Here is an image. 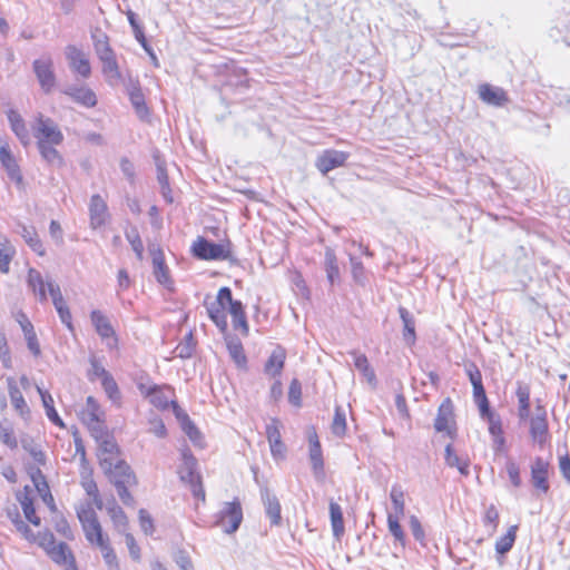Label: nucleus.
<instances>
[{"label": "nucleus", "instance_id": "1", "mask_svg": "<svg viewBox=\"0 0 570 570\" xmlns=\"http://www.w3.org/2000/svg\"><path fill=\"white\" fill-rule=\"evenodd\" d=\"M100 466L109 481L116 488L121 502L125 505L132 507L135 504V500L128 489L137 484V478L130 465L124 460L101 458Z\"/></svg>", "mask_w": 570, "mask_h": 570}, {"label": "nucleus", "instance_id": "2", "mask_svg": "<svg viewBox=\"0 0 570 570\" xmlns=\"http://www.w3.org/2000/svg\"><path fill=\"white\" fill-rule=\"evenodd\" d=\"M91 39L95 52L102 63V73L106 81L111 87H116L122 81V75L119 70L116 53L109 43V37L99 28L91 31Z\"/></svg>", "mask_w": 570, "mask_h": 570}, {"label": "nucleus", "instance_id": "3", "mask_svg": "<svg viewBox=\"0 0 570 570\" xmlns=\"http://www.w3.org/2000/svg\"><path fill=\"white\" fill-rule=\"evenodd\" d=\"M181 464L178 470L181 482L189 485L193 495L196 499L205 501L206 494L202 482V476L197 472V459L188 448L181 450Z\"/></svg>", "mask_w": 570, "mask_h": 570}, {"label": "nucleus", "instance_id": "4", "mask_svg": "<svg viewBox=\"0 0 570 570\" xmlns=\"http://www.w3.org/2000/svg\"><path fill=\"white\" fill-rule=\"evenodd\" d=\"M77 517L81 523L85 537L88 542L98 547L109 540L108 537L104 535L101 524L89 502L81 504L77 509Z\"/></svg>", "mask_w": 570, "mask_h": 570}, {"label": "nucleus", "instance_id": "5", "mask_svg": "<svg viewBox=\"0 0 570 570\" xmlns=\"http://www.w3.org/2000/svg\"><path fill=\"white\" fill-rule=\"evenodd\" d=\"M206 298H208V296ZM235 301L236 299H234L232 295V289L229 287L224 286L219 288L216 301L208 303L207 299H205L204 302L208 317L223 333L226 332L228 327L225 308L233 304Z\"/></svg>", "mask_w": 570, "mask_h": 570}, {"label": "nucleus", "instance_id": "6", "mask_svg": "<svg viewBox=\"0 0 570 570\" xmlns=\"http://www.w3.org/2000/svg\"><path fill=\"white\" fill-rule=\"evenodd\" d=\"M195 257L203 261H229L232 259L228 244L214 243L199 236L191 246Z\"/></svg>", "mask_w": 570, "mask_h": 570}, {"label": "nucleus", "instance_id": "7", "mask_svg": "<svg viewBox=\"0 0 570 570\" xmlns=\"http://www.w3.org/2000/svg\"><path fill=\"white\" fill-rule=\"evenodd\" d=\"M242 521L243 510L240 502L236 499L223 504L216 514L215 525L222 528L225 533L232 534L238 530Z\"/></svg>", "mask_w": 570, "mask_h": 570}, {"label": "nucleus", "instance_id": "8", "mask_svg": "<svg viewBox=\"0 0 570 570\" xmlns=\"http://www.w3.org/2000/svg\"><path fill=\"white\" fill-rule=\"evenodd\" d=\"M32 130L37 145L39 142L60 145L63 141V135L57 124L51 118L43 117L41 114L36 118Z\"/></svg>", "mask_w": 570, "mask_h": 570}, {"label": "nucleus", "instance_id": "9", "mask_svg": "<svg viewBox=\"0 0 570 570\" xmlns=\"http://www.w3.org/2000/svg\"><path fill=\"white\" fill-rule=\"evenodd\" d=\"M528 421L532 441L542 448L549 438V424L546 407L538 402L534 415L532 417L529 416Z\"/></svg>", "mask_w": 570, "mask_h": 570}, {"label": "nucleus", "instance_id": "10", "mask_svg": "<svg viewBox=\"0 0 570 570\" xmlns=\"http://www.w3.org/2000/svg\"><path fill=\"white\" fill-rule=\"evenodd\" d=\"M33 72L45 94H50L56 86V75L51 57L43 56L32 63Z\"/></svg>", "mask_w": 570, "mask_h": 570}, {"label": "nucleus", "instance_id": "11", "mask_svg": "<svg viewBox=\"0 0 570 570\" xmlns=\"http://www.w3.org/2000/svg\"><path fill=\"white\" fill-rule=\"evenodd\" d=\"M436 432H445L448 436H456V424L454 420V406L450 397L442 401L434 420Z\"/></svg>", "mask_w": 570, "mask_h": 570}, {"label": "nucleus", "instance_id": "12", "mask_svg": "<svg viewBox=\"0 0 570 570\" xmlns=\"http://www.w3.org/2000/svg\"><path fill=\"white\" fill-rule=\"evenodd\" d=\"M102 412L100 406L94 396H88L86 400V407L81 413V420L91 430L96 438L104 434L105 426L102 422Z\"/></svg>", "mask_w": 570, "mask_h": 570}, {"label": "nucleus", "instance_id": "13", "mask_svg": "<svg viewBox=\"0 0 570 570\" xmlns=\"http://www.w3.org/2000/svg\"><path fill=\"white\" fill-rule=\"evenodd\" d=\"M348 157V153L326 149L317 157L315 166L323 175H326L331 170L344 166Z\"/></svg>", "mask_w": 570, "mask_h": 570}, {"label": "nucleus", "instance_id": "14", "mask_svg": "<svg viewBox=\"0 0 570 570\" xmlns=\"http://www.w3.org/2000/svg\"><path fill=\"white\" fill-rule=\"evenodd\" d=\"M65 55L69 61L72 71L79 73L82 78H89L91 75V66L87 55L73 45H68Z\"/></svg>", "mask_w": 570, "mask_h": 570}, {"label": "nucleus", "instance_id": "15", "mask_svg": "<svg viewBox=\"0 0 570 570\" xmlns=\"http://www.w3.org/2000/svg\"><path fill=\"white\" fill-rule=\"evenodd\" d=\"M549 463L538 456L531 464V482L534 489L541 493H548L550 485L548 482Z\"/></svg>", "mask_w": 570, "mask_h": 570}, {"label": "nucleus", "instance_id": "16", "mask_svg": "<svg viewBox=\"0 0 570 570\" xmlns=\"http://www.w3.org/2000/svg\"><path fill=\"white\" fill-rule=\"evenodd\" d=\"M261 498L264 504L265 513L271 520V525L278 527L282 523L281 503L275 494L267 487L261 488Z\"/></svg>", "mask_w": 570, "mask_h": 570}, {"label": "nucleus", "instance_id": "17", "mask_svg": "<svg viewBox=\"0 0 570 570\" xmlns=\"http://www.w3.org/2000/svg\"><path fill=\"white\" fill-rule=\"evenodd\" d=\"M0 161L2 167L6 169L8 177L14 181L16 185L21 186L23 177L21 175L20 167L7 144L0 147Z\"/></svg>", "mask_w": 570, "mask_h": 570}, {"label": "nucleus", "instance_id": "18", "mask_svg": "<svg viewBox=\"0 0 570 570\" xmlns=\"http://www.w3.org/2000/svg\"><path fill=\"white\" fill-rule=\"evenodd\" d=\"M90 226L94 229L101 227L108 217V207L102 197L92 195L89 204Z\"/></svg>", "mask_w": 570, "mask_h": 570}, {"label": "nucleus", "instance_id": "19", "mask_svg": "<svg viewBox=\"0 0 570 570\" xmlns=\"http://www.w3.org/2000/svg\"><path fill=\"white\" fill-rule=\"evenodd\" d=\"M48 556L55 563L65 567V570H77L75 556L67 543L59 542Z\"/></svg>", "mask_w": 570, "mask_h": 570}, {"label": "nucleus", "instance_id": "20", "mask_svg": "<svg viewBox=\"0 0 570 570\" xmlns=\"http://www.w3.org/2000/svg\"><path fill=\"white\" fill-rule=\"evenodd\" d=\"M62 92L87 108H92L97 105L96 94L90 88L70 86L63 89Z\"/></svg>", "mask_w": 570, "mask_h": 570}, {"label": "nucleus", "instance_id": "21", "mask_svg": "<svg viewBox=\"0 0 570 570\" xmlns=\"http://www.w3.org/2000/svg\"><path fill=\"white\" fill-rule=\"evenodd\" d=\"M17 233L24 239L27 245L39 256H45L46 249L42 245L41 239L33 226H27L22 223H18Z\"/></svg>", "mask_w": 570, "mask_h": 570}, {"label": "nucleus", "instance_id": "22", "mask_svg": "<svg viewBox=\"0 0 570 570\" xmlns=\"http://www.w3.org/2000/svg\"><path fill=\"white\" fill-rule=\"evenodd\" d=\"M27 285L40 303L47 302V281L43 279L39 271L36 268H29L27 275Z\"/></svg>", "mask_w": 570, "mask_h": 570}, {"label": "nucleus", "instance_id": "23", "mask_svg": "<svg viewBox=\"0 0 570 570\" xmlns=\"http://www.w3.org/2000/svg\"><path fill=\"white\" fill-rule=\"evenodd\" d=\"M479 96L482 101L501 107L508 101L505 91L502 88L484 83L479 87Z\"/></svg>", "mask_w": 570, "mask_h": 570}, {"label": "nucleus", "instance_id": "24", "mask_svg": "<svg viewBox=\"0 0 570 570\" xmlns=\"http://www.w3.org/2000/svg\"><path fill=\"white\" fill-rule=\"evenodd\" d=\"M309 460L312 463L313 472L316 476L323 475L324 461L322 454L321 443L315 432L309 435Z\"/></svg>", "mask_w": 570, "mask_h": 570}, {"label": "nucleus", "instance_id": "25", "mask_svg": "<svg viewBox=\"0 0 570 570\" xmlns=\"http://www.w3.org/2000/svg\"><path fill=\"white\" fill-rule=\"evenodd\" d=\"M515 395L518 397V417L520 421H528L530 416V386L518 382Z\"/></svg>", "mask_w": 570, "mask_h": 570}, {"label": "nucleus", "instance_id": "26", "mask_svg": "<svg viewBox=\"0 0 570 570\" xmlns=\"http://www.w3.org/2000/svg\"><path fill=\"white\" fill-rule=\"evenodd\" d=\"M11 130L18 137L22 145H28L30 140L29 131L26 127L24 120L20 114L13 109L7 112Z\"/></svg>", "mask_w": 570, "mask_h": 570}, {"label": "nucleus", "instance_id": "27", "mask_svg": "<svg viewBox=\"0 0 570 570\" xmlns=\"http://www.w3.org/2000/svg\"><path fill=\"white\" fill-rule=\"evenodd\" d=\"M324 269L326 272V277L331 286L340 282L341 277L337 257L335 250L331 247L325 248Z\"/></svg>", "mask_w": 570, "mask_h": 570}, {"label": "nucleus", "instance_id": "28", "mask_svg": "<svg viewBox=\"0 0 570 570\" xmlns=\"http://www.w3.org/2000/svg\"><path fill=\"white\" fill-rule=\"evenodd\" d=\"M286 354L282 347L275 348L265 363L264 371L272 377L279 376L284 368Z\"/></svg>", "mask_w": 570, "mask_h": 570}, {"label": "nucleus", "instance_id": "29", "mask_svg": "<svg viewBox=\"0 0 570 570\" xmlns=\"http://www.w3.org/2000/svg\"><path fill=\"white\" fill-rule=\"evenodd\" d=\"M24 338L27 341V346L29 351L38 357L41 354L40 345L37 338V334L35 332L33 325L31 322L22 314L21 320L19 321Z\"/></svg>", "mask_w": 570, "mask_h": 570}, {"label": "nucleus", "instance_id": "30", "mask_svg": "<svg viewBox=\"0 0 570 570\" xmlns=\"http://www.w3.org/2000/svg\"><path fill=\"white\" fill-rule=\"evenodd\" d=\"M153 265H154V276L156 281L167 287L168 289H171L173 281L169 276V269L165 264L163 253H158L153 257Z\"/></svg>", "mask_w": 570, "mask_h": 570}, {"label": "nucleus", "instance_id": "31", "mask_svg": "<svg viewBox=\"0 0 570 570\" xmlns=\"http://www.w3.org/2000/svg\"><path fill=\"white\" fill-rule=\"evenodd\" d=\"M16 255V248L7 236L0 235V272L8 274L10 272V263Z\"/></svg>", "mask_w": 570, "mask_h": 570}, {"label": "nucleus", "instance_id": "32", "mask_svg": "<svg viewBox=\"0 0 570 570\" xmlns=\"http://www.w3.org/2000/svg\"><path fill=\"white\" fill-rule=\"evenodd\" d=\"M91 323L102 338H109L115 336L114 327L109 320L98 309L92 311L90 314Z\"/></svg>", "mask_w": 570, "mask_h": 570}, {"label": "nucleus", "instance_id": "33", "mask_svg": "<svg viewBox=\"0 0 570 570\" xmlns=\"http://www.w3.org/2000/svg\"><path fill=\"white\" fill-rule=\"evenodd\" d=\"M107 512L119 533L125 534L128 529V519L124 510L112 499L107 505Z\"/></svg>", "mask_w": 570, "mask_h": 570}, {"label": "nucleus", "instance_id": "34", "mask_svg": "<svg viewBox=\"0 0 570 570\" xmlns=\"http://www.w3.org/2000/svg\"><path fill=\"white\" fill-rule=\"evenodd\" d=\"M7 383H8L9 396H10L11 403H12L13 407L16 409V411H18L21 415L29 413V409L26 403V400H24L21 391L17 386L14 379L8 377Z\"/></svg>", "mask_w": 570, "mask_h": 570}, {"label": "nucleus", "instance_id": "35", "mask_svg": "<svg viewBox=\"0 0 570 570\" xmlns=\"http://www.w3.org/2000/svg\"><path fill=\"white\" fill-rule=\"evenodd\" d=\"M351 355L353 356L354 366L363 374L371 385L375 386L376 375L374 370L371 367L366 355L356 351L351 352Z\"/></svg>", "mask_w": 570, "mask_h": 570}, {"label": "nucleus", "instance_id": "36", "mask_svg": "<svg viewBox=\"0 0 570 570\" xmlns=\"http://www.w3.org/2000/svg\"><path fill=\"white\" fill-rule=\"evenodd\" d=\"M445 463L450 468H456L459 470V472L463 476H468L470 474V470H469L470 462H469V460L460 458L454 452V449H453L452 444H448L445 446Z\"/></svg>", "mask_w": 570, "mask_h": 570}, {"label": "nucleus", "instance_id": "37", "mask_svg": "<svg viewBox=\"0 0 570 570\" xmlns=\"http://www.w3.org/2000/svg\"><path fill=\"white\" fill-rule=\"evenodd\" d=\"M56 145L53 144H42L39 142L37 145L38 150L41 155V157L53 167H62L65 161L60 153L55 148Z\"/></svg>", "mask_w": 570, "mask_h": 570}, {"label": "nucleus", "instance_id": "38", "mask_svg": "<svg viewBox=\"0 0 570 570\" xmlns=\"http://www.w3.org/2000/svg\"><path fill=\"white\" fill-rule=\"evenodd\" d=\"M330 517L334 537L337 539L344 533V521L342 508L338 503L330 501Z\"/></svg>", "mask_w": 570, "mask_h": 570}, {"label": "nucleus", "instance_id": "39", "mask_svg": "<svg viewBox=\"0 0 570 570\" xmlns=\"http://www.w3.org/2000/svg\"><path fill=\"white\" fill-rule=\"evenodd\" d=\"M37 390L41 396V401H42V404H43V407L46 409V414L48 416V419L56 425L60 426V428H63L65 424L62 422V420L60 419V416L58 415L55 406H53V399L52 396L50 395L49 392L47 391H43L41 387L37 386Z\"/></svg>", "mask_w": 570, "mask_h": 570}, {"label": "nucleus", "instance_id": "40", "mask_svg": "<svg viewBox=\"0 0 570 570\" xmlns=\"http://www.w3.org/2000/svg\"><path fill=\"white\" fill-rule=\"evenodd\" d=\"M517 531H518V525H515V524L511 525L508 529L507 533L497 540V542H495L497 553L504 556L512 549V547L515 542Z\"/></svg>", "mask_w": 570, "mask_h": 570}, {"label": "nucleus", "instance_id": "41", "mask_svg": "<svg viewBox=\"0 0 570 570\" xmlns=\"http://www.w3.org/2000/svg\"><path fill=\"white\" fill-rule=\"evenodd\" d=\"M226 344L228 353L232 360L235 362V364L240 368L245 367L247 363V357L245 355L240 341L238 338H229Z\"/></svg>", "mask_w": 570, "mask_h": 570}, {"label": "nucleus", "instance_id": "42", "mask_svg": "<svg viewBox=\"0 0 570 570\" xmlns=\"http://www.w3.org/2000/svg\"><path fill=\"white\" fill-rule=\"evenodd\" d=\"M399 314H400V317H401V320L403 322V326H404V332H403L404 340L407 343L413 344L415 341L414 318H413L412 314L403 306L399 307Z\"/></svg>", "mask_w": 570, "mask_h": 570}, {"label": "nucleus", "instance_id": "43", "mask_svg": "<svg viewBox=\"0 0 570 570\" xmlns=\"http://www.w3.org/2000/svg\"><path fill=\"white\" fill-rule=\"evenodd\" d=\"M332 433L338 438L345 435L346 432V414L342 406H335V413L332 422Z\"/></svg>", "mask_w": 570, "mask_h": 570}, {"label": "nucleus", "instance_id": "44", "mask_svg": "<svg viewBox=\"0 0 570 570\" xmlns=\"http://www.w3.org/2000/svg\"><path fill=\"white\" fill-rule=\"evenodd\" d=\"M390 498L392 501L394 513L393 515H404L405 512V502H404V492L399 484H394L390 492Z\"/></svg>", "mask_w": 570, "mask_h": 570}, {"label": "nucleus", "instance_id": "45", "mask_svg": "<svg viewBox=\"0 0 570 570\" xmlns=\"http://www.w3.org/2000/svg\"><path fill=\"white\" fill-rule=\"evenodd\" d=\"M403 515H393V513L387 514V528L390 533L394 537V539L400 542L403 547L405 546V533L400 524V518Z\"/></svg>", "mask_w": 570, "mask_h": 570}, {"label": "nucleus", "instance_id": "46", "mask_svg": "<svg viewBox=\"0 0 570 570\" xmlns=\"http://www.w3.org/2000/svg\"><path fill=\"white\" fill-rule=\"evenodd\" d=\"M196 347V341L193 333L189 332L184 340L176 346L175 352L180 358H188L193 355Z\"/></svg>", "mask_w": 570, "mask_h": 570}, {"label": "nucleus", "instance_id": "47", "mask_svg": "<svg viewBox=\"0 0 570 570\" xmlns=\"http://www.w3.org/2000/svg\"><path fill=\"white\" fill-rule=\"evenodd\" d=\"M126 238L129 242V244H130L132 250L135 252V254L137 255V257L139 259H141L142 253H144V244L141 242V238H140L137 227L132 226L129 229H127Z\"/></svg>", "mask_w": 570, "mask_h": 570}, {"label": "nucleus", "instance_id": "48", "mask_svg": "<svg viewBox=\"0 0 570 570\" xmlns=\"http://www.w3.org/2000/svg\"><path fill=\"white\" fill-rule=\"evenodd\" d=\"M98 547L109 570H120L117 556L110 546L109 540Z\"/></svg>", "mask_w": 570, "mask_h": 570}, {"label": "nucleus", "instance_id": "49", "mask_svg": "<svg viewBox=\"0 0 570 570\" xmlns=\"http://www.w3.org/2000/svg\"><path fill=\"white\" fill-rule=\"evenodd\" d=\"M157 180L160 185L161 195L167 203H173L169 179L166 169L161 165H157Z\"/></svg>", "mask_w": 570, "mask_h": 570}, {"label": "nucleus", "instance_id": "50", "mask_svg": "<svg viewBox=\"0 0 570 570\" xmlns=\"http://www.w3.org/2000/svg\"><path fill=\"white\" fill-rule=\"evenodd\" d=\"M101 385L108 397L114 403H119L121 394L115 379L109 375L101 380Z\"/></svg>", "mask_w": 570, "mask_h": 570}, {"label": "nucleus", "instance_id": "51", "mask_svg": "<svg viewBox=\"0 0 570 570\" xmlns=\"http://www.w3.org/2000/svg\"><path fill=\"white\" fill-rule=\"evenodd\" d=\"M118 454H119V448L112 439L107 436L100 442L99 460L101 458H115L116 460H118L117 459Z\"/></svg>", "mask_w": 570, "mask_h": 570}, {"label": "nucleus", "instance_id": "52", "mask_svg": "<svg viewBox=\"0 0 570 570\" xmlns=\"http://www.w3.org/2000/svg\"><path fill=\"white\" fill-rule=\"evenodd\" d=\"M147 396L149 397L150 403L158 409L165 410L169 405L168 397L158 386L150 387Z\"/></svg>", "mask_w": 570, "mask_h": 570}, {"label": "nucleus", "instance_id": "53", "mask_svg": "<svg viewBox=\"0 0 570 570\" xmlns=\"http://www.w3.org/2000/svg\"><path fill=\"white\" fill-rule=\"evenodd\" d=\"M0 441L11 450L18 448V441L10 424L4 425L0 422Z\"/></svg>", "mask_w": 570, "mask_h": 570}, {"label": "nucleus", "instance_id": "54", "mask_svg": "<svg viewBox=\"0 0 570 570\" xmlns=\"http://www.w3.org/2000/svg\"><path fill=\"white\" fill-rule=\"evenodd\" d=\"M129 100H130L132 107L135 108L138 117L140 119L147 118V116H148V108H147V105L145 102L144 94L142 92L131 94L129 96Z\"/></svg>", "mask_w": 570, "mask_h": 570}, {"label": "nucleus", "instance_id": "55", "mask_svg": "<svg viewBox=\"0 0 570 570\" xmlns=\"http://www.w3.org/2000/svg\"><path fill=\"white\" fill-rule=\"evenodd\" d=\"M350 262H351V266H352L353 279L357 284L364 285L366 282V275H365V268H364L363 263L354 256H350Z\"/></svg>", "mask_w": 570, "mask_h": 570}, {"label": "nucleus", "instance_id": "56", "mask_svg": "<svg viewBox=\"0 0 570 570\" xmlns=\"http://www.w3.org/2000/svg\"><path fill=\"white\" fill-rule=\"evenodd\" d=\"M281 422L279 420L273 417L269 423L266 425V438L268 443H276L282 440L281 435Z\"/></svg>", "mask_w": 570, "mask_h": 570}, {"label": "nucleus", "instance_id": "57", "mask_svg": "<svg viewBox=\"0 0 570 570\" xmlns=\"http://www.w3.org/2000/svg\"><path fill=\"white\" fill-rule=\"evenodd\" d=\"M507 473L510 482L513 487L520 488L522 484V480L520 476V468L517 462L513 460H508L505 464Z\"/></svg>", "mask_w": 570, "mask_h": 570}, {"label": "nucleus", "instance_id": "58", "mask_svg": "<svg viewBox=\"0 0 570 570\" xmlns=\"http://www.w3.org/2000/svg\"><path fill=\"white\" fill-rule=\"evenodd\" d=\"M148 423H149V430L148 432L153 433L154 435H156L157 438H165L167 435V429L163 422V420L157 416V415H153L149 417L148 420Z\"/></svg>", "mask_w": 570, "mask_h": 570}, {"label": "nucleus", "instance_id": "59", "mask_svg": "<svg viewBox=\"0 0 570 570\" xmlns=\"http://www.w3.org/2000/svg\"><path fill=\"white\" fill-rule=\"evenodd\" d=\"M21 505L26 519L36 527L40 525L41 520L39 517L36 515V510L32 500H30L29 498H24V500L21 501Z\"/></svg>", "mask_w": 570, "mask_h": 570}, {"label": "nucleus", "instance_id": "60", "mask_svg": "<svg viewBox=\"0 0 570 570\" xmlns=\"http://www.w3.org/2000/svg\"><path fill=\"white\" fill-rule=\"evenodd\" d=\"M53 305L59 315L61 323H63L70 331H72L73 330L72 316H71L70 309H69L66 301H62L61 304L57 303Z\"/></svg>", "mask_w": 570, "mask_h": 570}, {"label": "nucleus", "instance_id": "61", "mask_svg": "<svg viewBox=\"0 0 570 570\" xmlns=\"http://www.w3.org/2000/svg\"><path fill=\"white\" fill-rule=\"evenodd\" d=\"M302 385L297 379L292 380L288 389V401L295 406L301 405Z\"/></svg>", "mask_w": 570, "mask_h": 570}, {"label": "nucleus", "instance_id": "62", "mask_svg": "<svg viewBox=\"0 0 570 570\" xmlns=\"http://www.w3.org/2000/svg\"><path fill=\"white\" fill-rule=\"evenodd\" d=\"M37 541L47 554H49V551L53 550L58 546L53 534L50 532L39 533Z\"/></svg>", "mask_w": 570, "mask_h": 570}, {"label": "nucleus", "instance_id": "63", "mask_svg": "<svg viewBox=\"0 0 570 570\" xmlns=\"http://www.w3.org/2000/svg\"><path fill=\"white\" fill-rule=\"evenodd\" d=\"M410 529L412 531L414 539L416 541L423 543L425 533H424L423 527L417 517H415V515L410 517Z\"/></svg>", "mask_w": 570, "mask_h": 570}, {"label": "nucleus", "instance_id": "64", "mask_svg": "<svg viewBox=\"0 0 570 570\" xmlns=\"http://www.w3.org/2000/svg\"><path fill=\"white\" fill-rule=\"evenodd\" d=\"M175 562L181 570H194L189 556L185 551H178L175 556Z\"/></svg>", "mask_w": 570, "mask_h": 570}]
</instances>
